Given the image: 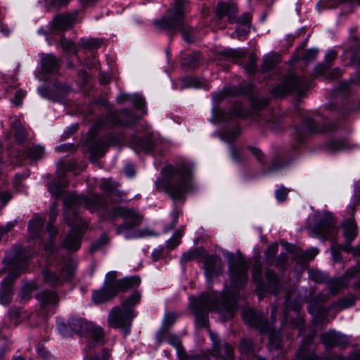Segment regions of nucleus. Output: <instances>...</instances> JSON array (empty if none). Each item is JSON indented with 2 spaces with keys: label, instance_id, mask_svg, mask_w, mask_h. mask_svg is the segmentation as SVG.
<instances>
[{
  "label": "nucleus",
  "instance_id": "1",
  "mask_svg": "<svg viewBox=\"0 0 360 360\" xmlns=\"http://www.w3.org/2000/svg\"><path fill=\"white\" fill-rule=\"evenodd\" d=\"M64 202L68 207L66 219L72 229L64 240L63 246L69 250L76 251L80 248L83 231L86 229V224L75 214L73 208L82 206L86 210L94 212L105 208L107 204L105 200L98 194L88 196L71 195L65 199Z\"/></svg>",
  "mask_w": 360,
  "mask_h": 360
},
{
  "label": "nucleus",
  "instance_id": "2",
  "mask_svg": "<svg viewBox=\"0 0 360 360\" xmlns=\"http://www.w3.org/2000/svg\"><path fill=\"white\" fill-rule=\"evenodd\" d=\"M236 310V298L233 293L227 292L218 297L203 294L196 298L193 304L195 323L199 328L209 326L208 311L218 313L223 321L233 316Z\"/></svg>",
  "mask_w": 360,
  "mask_h": 360
},
{
  "label": "nucleus",
  "instance_id": "3",
  "mask_svg": "<svg viewBox=\"0 0 360 360\" xmlns=\"http://www.w3.org/2000/svg\"><path fill=\"white\" fill-rule=\"evenodd\" d=\"M193 169L188 162L169 167L165 177L156 181L157 189L167 193L174 202H184L186 194L193 188Z\"/></svg>",
  "mask_w": 360,
  "mask_h": 360
},
{
  "label": "nucleus",
  "instance_id": "4",
  "mask_svg": "<svg viewBox=\"0 0 360 360\" xmlns=\"http://www.w3.org/2000/svg\"><path fill=\"white\" fill-rule=\"evenodd\" d=\"M141 294L134 291L121 302V306L112 308L108 316V325L113 328L121 329L124 335L129 334L133 319L135 317L134 307L141 302Z\"/></svg>",
  "mask_w": 360,
  "mask_h": 360
},
{
  "label": "nucleus",
  "instance_id": "5",
  "mask_svg": "<svg viewBox=\"0 0 360 360\" xmlns=\"http://www.w3.org/2000/svg\"><path fill=\"white\" fill-rule=\"evenodd\" d=\"M13 250L15 255L11 261V271L0 284V303L4 305H8L11 302L13 296V285L30 258V255H28L25 249L21 246H15Z\"/></svg>",
  "mask_w": 360,
  "mask_h": 360
},
{
  "label": "nucleus",
  "instance_id": "6",
  "mask_svg": "<svg viewBox=\"0 0 360 360\" xmlns=\"http://www.w3.org/2000/svg\"><path fill=\"white\" fill-rule=\"evenodd\" d=\"M185 1L186 0H175L174 8L172 11H169L170 15L157 22V25L163 30L172 32H182L184 40L190 43L193 41L188 35L191 29L184 23V20Z\"/></svg>",
  "mask_w": 360,
  "mask_h": 360
},
{
  "label": "nucleus",
  "instance_id": "7",
  "mask_svg": "<svg viewBox=\"0 0 360 360\" xmlns=\"http://www.w3.org/2000/svg\"><path fill=\"white\" fill-rule=\"evenodd\" d=\"M242 316L246 323L255 327L262 333H268L271 349H278L281 347V338L274 334L273 328L262 313L249 309L243 311Z\"/></svg>",
  "mask_w": 360,
  "mask_h": 360
},
{
  "label": "nucleus",
  "instance_id": "8",
  "mask_svg": "<svg viewBox=\"0 0 360 360\" xmlns=\"http://www.w3.org/2000/svg\"><path fill=\"white\" fill-rule=\"evenodd\" d=\"M310 87V84L304 78L294 75H289L271 90L274 96H283L290 93L302 95Z\"/></svg>",
  "mask_w": 360,
  "mask_h": 360
},
{
  "label": "nucleus",
  "instance_id": "9",
  "mask_svg": "<svg viewBox=\"0 0 360 360\" xmlns=\"http://www.w3.org/2000/svg\"><path fill=\"white\" fill-rule=\"evenodd\" d=\"M229 271L231 285L234 288H241L247 283L248 265L244 258L231 255L229 259Z\"/></svg>",
  "mask_w": 360,
  "mask_h": 360
},
{
  "label": "nucleus",
  "instance_id": "10",
  "mask_svg": "<svg viewBox=\"0 0 360 360\" xmlns=\"http://www.w3.org/2000/svg\"><path fill=\"white\" fill-rule=\"evenodd\" d=\"M112 218L121 217L124 222L116 228V233L120 235L126 230L131 229L141 223L143 217L135 209L123 207H115L111 210Z\"/></svg>",
  "mask_w": 360,
  "mask_h": 360
},
{
  "label": "nucleus",
  "instance_id": "11",
  "mask_svg": "<svg viewBox=\"0 0 360 360\" xmlns=\"http://www.w3.org/2000/svg\"><path fill=\"white\" fill-rule=\"evenodd\" d=\"M75 266L72 262H65L60 269V276L49 269L42 272L44 282L51 287L63 285L65 281H70L75 274Z\"/></svg>",
  "mask_w": 360,
  "mask_h": 360
},
{
  "label": "nucleus",
  "instance_id": "12",
  "mask_svg": "<svg viewBox=\"0 0 360 360\" xmlns=\"http://www.w3.org/2000/svg\"><path fill=\"white\" fill-rule=\"evenodd\" d=\"M359 274H360V262L348 269L342 276L331 279L329 281L330 291L335 294L341 289L347 288L349 284V280Z\"/></svg>",
  "mask_w": 360,
  "mask_h": 360
},
{
  "label": "nucleus",
  "instance_id": "13",
  "mask_svg": "<svg viewBox=\"0 0 360 360\" xmlns=\"http://www.w3.org/2000/svg\"><path fill=\"white\" fill-rule=\"evenodd\" d=\"M77 16V11L58 14L49 23L50 29L53 32L67 30L75 24Z\"/></svg>",
  "mask_w": 360,
  "mask_h": 360
},
{
  "label": "nucleus",
  "instance_id": "14",
  "mask_svg": "<svg viewBox=\"0 0 360 360\" xmlns=\"http://www.w3.org/2000/svg\"><path fill=\"white\" fill-rule=\"evenodd\" d=\"M314 231L324 240H330L337 234L336 221L331 216H327L314 226Z\"/></svg>",
  "mask_w": 360,
  "mask_h": 360
},
{
  "label": "nucleus",
  "instance_id": "15",
  "mask_svg": "<svg viewBox=\"0 0 360 360\" xmlns=\"http://www.w3.org/2000/svg\"><path fill=\"white\" fill-rule=\"evenodd\" d=\"M66 327L69 328L72 332L80 336H86V332L91 327V323L87 322L82 318L73 317L68 320L67 325L58 324V329L64 334L68 333Z\"/></svg>",
  "mask_w": 360,
  "mask_h": 360
},
{
  "label": "nucleus",
  "instance_id": "16",
  "mask_svg": "<svg viewBox=\"0 0 360 360\" xmlns=\"http://www.w3.org/2000/svg\"><path fill=\"white\" fill-rule=\"evenodd\" d=\"M106 118L112 126H131L137 120L136 116L128 109H123L120 114L111 112Z\"/></svg>",
  "mask_w": 360,
  "mask_h": 360
},
{
  "label": "nucleus",
  "instance_id": "17",
  "mask_svg": "<svg viewBox=\"0 0 360 360\" xmlns=\"http://www.w3.org/2000/svg\"><path fill=\"white\" fill-rule=\"evenodd\" d=\"M321 341L327 349L345 345L349 342L346 335L333 330H329L321 335Z\"/></svg>",
  "mask_w": 360,
  "mask_h": 360
},
{
  "label": "nucleus",
  "instance_id": "18",
  "mask_svg": "<svg viewBox=\"0 0 360 360\" xmlns=\"http://www.w3.org/2000/svg\"><path fill=\"white\" fill-rule=\"evenodd\" d=\"M237 13L238 7L234 3L219 2L217 5V15L220 19L226 17L229 22L235 23Z\"/></svg>",
  "mask_w": 360,
  "mask_h": 360
},
{
  "label": "nucleus",
  "instance_id": "19",
  "mask_svg": "<svg viewBox=\"0 0 360 360\" xmlns=\"http://www.w3.org/2000/svg\"><path fill=\"white\" fill-rule=\"evenodd\" d=\"M117 293L114 285L103 286L101 289L94 292L92 300L95 304H101L112 300Z\"/></svg>",
  "mask_w": 360,
  "mask_h": 360
},
{
  "label": "nucleus",
  "instance_id": "20",
  "mask_svg": "<svg viewBox=\"0 0 360 360\" xmlns=\"http://www.w3.org/2000/svg\"><path fill=\"white\" fill-rule=\"evenodd\" d=\"M141 282L139 276H127L117 280L113 285L118 294L120 292H126L131 289L138 287Z\"/></svg>",
  "mask_w": 360,
  "mask_h": 360
},
{
  "label": "nucleus",
  "instance_id": "21",
  "mask_svg": "<svg viewBox=\"0 0 360 360\" xmlns=\"http://www.w3.org/2000/svg\"><path fill=\"white\" fill-rule=\"evenodd\" d=\"M133 147L136 151H151L155 147V141L151 134L143 137H134L131 141Z\"/></svg>",
  "mask_w": 360,
  "mask_h": 360
},
{
  "label": "nucleus",
  "instance_id": "22",
  "mask_svg": "<svg viewBox=\"0 0 360 360\" xmlns=\"http://www.w3.org/2000/svg\"><path fill=\"white\" fill-rule=\"evenodd\" d=\"M345 243L351 244L358 234L357 224L354 217H352L345 221L342 224Z\"/></svg>",
  "mask_w": 360,
  "mask_h": 360
},
{
  "label": "nucleus",
  "instance_id": "23",
  "mask_svg": "<svg viewBox=\"0 0 360 360\" xmlns=\"http://www.w3.org/2000/svg\"><path fill=\"white\" fill-rule=\"evenodd\" d=\"M299 360H330L329 357H321L315 354L309 342L302 345L297 353Z\"/></svg>",
  "mask_w": 360,
  "mask_h": 360
},
{
  "label": "nucleus",
  "instance_id": "24",
  "mask_svg": "<svg viewBox=\"0 0 360 360\" xmlns=\"http://www.w3.org/2000/svg\"><path fill=\"white\" fill-rule=\"evenodd\" d=\"M42 307L57 305L59 301L58 294L52 290H43L37 295Z\"/></svg>",
  "mask_w": 360,
  "mask_h": 360
},
{
  "label": "nucleus",
  "instance_id": "25",
  "mask_svg": "<svg viewBox=\"0 0 360 360\" xmlns=\"http://www.w3.org/2000/svg\"><path fill=\"white\" fill-rule=\"evenodd\" d=\"M318 253L319 250L316 248H312L306 251L297 250L294 253L293 259L298 264H303L314 259Z\"/></svg>",
  "mask_w": 360,
  "mask_h": 360
},
{
  "label": "nucleus",
  "instance_id": "26",
  "mask_svg": "<svg viewBox=\"0 0 360 360\" xmlns=\"http://www.w3.org/2000/svg\"><path fill=\"white\" fill-rule=\"evenodd\" d=\"M108 148L103 137L93 141L89 145L91 155L95 158H101L105 154Z\"/></svg>",
  "mask_w": 360,
  "mask_h": 360
},
{
  "label": "nucleus",
  "instance_id": "27",
  "mask_svg": "<svg viewBox=\"0 0 360 360\" xmlns=\"http://www.w3.org/2000/svg\"><path fill=\"white\" fill-rule=\"evenodd\" d=\"M119 184L111 179H103L99 185V188L108 196L121 197V193L118 190Z\"/></svg>",
  "mask_w": 360,
  "mask_h": 360
},
{
  "label": "nucleus",
  "instance_id": "28",
  "mask_svg": "<svg viewBox=\"0 0 360 360\" xmlns=\"http://www.w3.org/2000/svg\"><path fill=\"white\" fill-rule=\"evenodd\" d=\"M44 219L41 217H34L29 222L28 231L32 238H37L41 236L44 226Z\"/></svg>",
  "mask_w": 360,
  "mask_h": 360
},
{
  "label": "nucleus",
  "instance_id": "29",
  "mask_svg": "<svg viewBox=\"0 0 360 360\" xmlns=\"http://www.w3.org/2000/svg\"><path fill=\"white\" fill-rule=\"evenodd\" d=\"M41 68L46 73H53L58 68V60L52 54H46L41 59Z\"/></svg>",
  "mask_w": 360,
  "mask_h": 360
},
{
  "label": "nucleus",
  "instance_id": "30",
  "mask_svg": "<svg viewBox=\"0 0 360 360\" xmlns=\"http://www.w3.org/2000/svg\"><path fill=\"white\" fill-rule=\"evenodd\" d=\"M356 297L354 295H349L339 299L337 302L330 304L329 309L325 311L327 313L328 310L341 311L354 304Z\"/></svg>",
  "mask_w": 360,
  "mask_h": 360
},
{
  "label": "nucleus",
  "instance_id": "31",
  "mask_svg": "<svg viewBox=\"0 0 360 360\" xmlns=\"http://www.w3.org/2000/svg\"><path fill=\"white\" fill-rule=\"evenodd\" d=\"M325 147L326 150L330 153H337L350 148L348 140L345 139L330 140L327 142Z\"/></svg>",
  "mask_w": 360,
  "mask_h": 360
},
{
  "label": "nucleus",
  "instance_id": "32",
  "mask_svg": "<svg viewBox=\"0 0 360 360\" xmlns=\"http://www.w3.org/2000/svg\"><path fill=\"white\" fill-rule=\"evenodd\" d=\"M303 127L309 133L311 134L319 131H334L337 128L336 125L334 124H330L323 128L318 127L314 123V120L310 118H305L303 120Z\"/></svg>",
  "mask_w": 360,
  "mask_h": 360
},
{
  "label": "nucleus",
  "instance_id": "33",
  "mask_svg": "<svg viewBox=\"0 0 360 360\" xmlns=\"http://www.w3.org/2000/svg\"><path fill=\"white\" fill-rule=\"evenodd\" d=\"M66 186L65 176L62 175L58 179H53L49 184V192L55 196H59L62 191V188Z\"/></svg>",
  "mask_w": 360,
  "mask_h": 360
},
{
  "label": "nucleus",
  "instance_id": "34",
  "mask_svg": "<svg viewBox=\"0 0 360 360\" xmlns=\"http://www.w3.org/2000/svg\"><path fill=\"white\" fill-rule=\"evenodd\" d=\"M38 289V286L34 282L25 283L20 290V297L22 302L27 301L31 299L32 293Z\"/></svg>",
  "mask_w": 360,
  "mask_h": 360
},
{
  "label": "nucleus",
  "instance_id": "35",
  "mask_svg": "<svg viewBox=\"0 0 360 360\" xmlns=\"http://www.w3.org/2000/svg\"><path fill=\"white\" fill-rule=\"evenodd\" d=\"M265 276L269 284L272 287L274 294L277 295L279 292V278L278 275L274 271L268 269L265 271Z\"/></svg>",
  "mask_w": 360,
  "mask_h": 360
},
{
  "label": "nucleus",
  "instance_id": "36",
  "mask_svg": "<svg viewBox=\"0 0 360 360\" xmlns=\"http://www.w3.org/2000/svg\"><path fill=\"white\" fill-rule=\"evenodd\" d=\"M220 347V354L222 358L225 359V360H235L234 354H233V347L227 343L224 342ZM217 360H221L220 358L217 356H213Z\"/></svg>",
  "mask_w": 360,
  "mask_h": 360
},
{
  "label": "nucleus",
  "instance_id": "37",
  "mask_svg": "<svg viewBox=\"0 0 360 360\" xmlns=\"http://www.w3.org/2000/svg\"><path fill=\"white\" fill-rule=\"evenodd\" d=\"M210 338L212 341V347L210 352V354L212 356H217L220 358L221 360H225V359L222 358L220 354V347L223 343H221L219 340V338L217 335L214 334V333L211 332L210 333Z\"/></svg>",
  "mask_w": 360,
  "mask_h": 360
},
{
  "label": "nucleus",
  "instance_id": "38",
  "mask_svg": "<svg viewBox=\"0 0 360 360\" xmlns=\"http://www.w3.org/2000/svg\"><path fill=\"white\" fill-rule=\"evenodd\" d=\"M86 332V337H91L96 343H99L103 338V330L101 327H95L91 323V327Z\"/></svg>",
  "mask_w": 360,
  "mask_h": 360
},
{
  "label": "nucleus",
  "instance_id": "39",
  "mask_svg": "<svg viewBox=\"0 0 360 360\" xmlns=\"http://www.w3.org/2000/svg\"><path fill=\"white\" fill-rule=\"evenodd\" d=\"M60 46L64 52L69 55H76L77 53V49L75 44L65 37H62L60 39Z\"/></svg>",
  "mask_w": 360,
  "mask_h": 360
},
{
  "label": "nucleus",
  "instance_id": "40",
  "mask_svg": "<svg viewBox=\"0 0 360 360\" xmlns=\"http://www.w3.org/2000/svg\"><path fill=\"white\" fill-rule=\"evenodd\" d=\"M71 0H45V6L48 11L58 10L68 5Z\"/></svg>",
  "mask_w": 360,
  "mask_h": 360
},
{
  "label": "nucleus",
  "instance_id": "41",
  "mask_svg": "<svg viewBox=\"0 0 360 360\" xmlns=\"http://www.w3.org/2000/svg\"><path fill=\"white\" fill-rule=\"evenodd\" d=\"M278 250V245L276 243L270 245L268 247L264 253L265 261L266 263H268L270 265H272L274 264Z\"/></svg>",
  "mask_w": 360,
  "mask_h": 360
},
{
  "label": "nucleus",
  "instance_id": "42",
  "mask_svg": "<svg viewBox=\"0 0 360 360\" xmlns=\"http://www.w3.org/2000/svg\"><path fill=\"white\" fill-rule=\"evenodd\" d=\"M218 259L215 257L211 256L206 258L205 269L207 276H212L218 273V269L214 268V265H216Z\"/></svg>",
  "mask_w": 360,
  "mask_h": 360
},
{
  "label": "nucleus",
  "instance_id": "43",
  "mask_svg": "<svg viewBox=\"0 0 360 360\" xmlns=\"http://www.w3.org/2000/svg\"><path fill=\"white\" fill-rule=\"evenodd\" d=\"M183 229H178L176 230L171 238H169L166 243V248L169 250H173L176 246L179 245V244L181 242V238L183 234Z\"/></svg>",
  "mask_w": 360,
  "mask_h": 360
},
{
  "label": "nucleus",
  "instance_id": "44",
  "mask_svg": "<svg viewBox=\"0 0 360 360\" xmlns=\"http://www.w3.org/2000/svg\"><path fill=\"white\" fill-rule=\"evenodd\" d=\"M199 57L200 54L196 52L188 54L184 58L182 65L190 68H195L198 65Z\"/></svg>",
  "mask_w": 360,
  "mask_h": 360
},
{
  "label": "nucleus",
  "instance_id": "45",
  "mask_svg": "<svg viewBox=\"0 0 360 360\" xmlns=\"http://www.w3.org/2000/svg\"><path fill=\"white\" fill-rule=\"evenodd\" d=\"M27 156L31 160L41 159L44 154V148L39 146H34L27 150Z\"/></svg>",
  "mask_w": 360,
  "mask_h": 360
},
{
  "label": "nucleus",
  "instance_id": "46",
  "mask_svg": "<svg viewBox=\"0 0 360 360\" xmlns=\"http://www.w3.org/2000/svg\"><path fill=\"white\" fill-rule=\"evenodd\" d=\"M257 57L255 53H252L249 56V60L248 64L244 65L245 70L249 75H254L256 72L257 65Z\"/></svg>",
  "mask_w": 360,
  "mask_h": 360
},
{
  "label": "nucleus",
  "instance_id": "47",
  "mask_svg": "<svg viewBox=\"0 0 360 360\" xmlns=\"http://www.w3.org/2000/svg\"><path fill=\"white\" fill-rule=\"evenodd\" d=\"M103 138L108 148L110 146L120 145L122 141V137L120 135L108 134L103 136Z\"/></svg>",
  "mask_w": 360,
  "mask_h": 360
},
{
  "label": "nucleus",
  "instance_id": "48",
  "mask_svg": "<svg viewBox=\"0 0 360 360\" xmlns=\"http://www.w3.org/2000/svg\"><path fill=\"white\" fill-rule=\"evenodd\" d=\"M177 316H178L176 313L170 312L166 314L164 317L161 328L167 330L176 322Z\"/></svg>",
  "mask_w": 360,
  "mask_h": 360
},
{
  "label": "nucleus",
  "instance_id": "49",
  "mask_svg": "<svg viewBox=\"0 0 360 360\" xmlns=\"http://www.w3.org/2000/svg\"><path fill=\"white\" fill-rule=\"evenodd\" d=\"M252 16L250 13L245 12L241 15L239 18L236 17V22L237 26L247 27L250 28Z\"/></svg>",
  "mask_w": 360,
  "mask_h": 360
},
{
  "label": "nucleus",
  "instance_id": "50",
  "mask_svg": "<svg viewBox=\"0 0 360 360\" xmlns=\"http://www.w3.org/2000/svg\"><path fill=\"white\" fill-rule=\"evenodd\" d=\"M239 349L242 354L249 355L253 352V342L252 340L243 339L241 340Z\"/></svg>",
  "mask_w": 360,
  "mask_h": 360
},
{
  "label": "nucleus",
  "instance_id": "51",
  "mask_svg": "<svg viewBox=\"0 0 360 360\" xmlns=\"http://www.w3.org/2000/svg\"><path fill=\"white\" fill-rule=\"evenodd\" d=\"M221 54L226 58L238 60L243 58L245 56V53L242 50L235 49L224 51L221 53Z\"/></svg>",
  "mask_w": 360,
  "mask_h": 360
},
{
  "label": "nucleus",
  "instance_id": "52",
  "mask_svg": "<svg viewBox=\"0 0 360 360\" xmlns=\"http://www.w3.org/2000/svg\"><path fill=\"white\" fill-rule=\"evenodd\" d=\"M101 42L96 39H84L80 40V45L85 49H94L99 47Z\"/></svg>",
  "mask_w": 360,
  "mask_h": 360
},
{
  "label": "nucleus",
  "instance_id": "53",
  "mask_svg": "<svg viewBox=\"0 0 360 360\" xmlns=\"http://www.w3.org/2000/svg\"><path fill=\"white\" fill-rule=\"evenodd\" d=\"M340 249L347 253H352L354 256L360 257V245L353 248L351 244L344 243L340 245Z\"/></svg>",
  "mask_w": 360,
  "mask_h": 360
},
{
  "label": "nucleus",
  "instance_id": "54",
  "mask_svg": "<svg viewBox=\"0 0 360 360\" xmlns=\"http://www.w3.org/2000/svg\"><path fill=\"white\" fill-rule=\"evenodd\" d=\"M200 256V251L197 249L184 253L181 257L182 262H188L196 259Z\"/></svg>",
  "mask_w": 360,
  "mask_h": 360
},
{
  "label": "nucleus",
  "instance_id": "55",
  "mask_svg": "<svg viewBox=\"0 0 360 360\" xmlns=\"http://www.w3.org/2000/svg\"><path fill=\"white\" fill-rule=\"evenodd\" d=\"M288 261V255L285 253H281L278 257H276L272 265L276 266L278 269H283L287 264Z\"/></svg>",
  "mask_w": 360,
  "mask_h": 360
},
{
  "label": "nucleus",
  "instance_id": "56",
  "mask_svg": "<svg viewBox=\"0 0 360 360\" xmlns=\"http://www.w3.org/2000/svg\"><path fill=\"white\" fill-rule=\"evenodd\" d=\"M109 241V238L105 234L102 235L100 238L91 246V250L92 252L96 251L100 249L102 246L107 244Z\"/></svg>",
  "mask_w": 360,
  "mask_h": 360
},
{
  "label": "nucleus",
  "instance_id": "57",
  "mask_svg": "<svg viewBox=\"0 0 360 360\" xmlns=\"http://www.w3.org/2000/svg\"><path fill=\"white\" fill-rule=\"evenodd\" d=\"M167 342L176 348V349L180 348L182 347V342L181 340L179 337H177L175 335L173 334H169L167 337Z\"/></svg>",
  "mask_w": 360,
  "mask_h": 360
},
{
  "label": "nucleus",
  "instance_id": "58",
  "mask_svg": "<svg viewBox=\"0 0 360 360\" xmlns=\"http://www.w3.org/2000/svg\"><path fill=\"white\" fill-rule=\"evenodd\" d=\"M262 272V264L259 262H256L254 264L253 268H252V277L255 281H257V282L261 281Z\"/></svg>",
  "mask_w": 360,
  "mask_h": 360
},
{
  "label": "nucleus",
  "instance_id": "59",
  "mask_svg": "<svg viewBox=\"0 0 360 360\" xmlns=\"http://www.w3.org/2000/svg\"><path fill=\"white\" fill-rule=\"evenodd\" d=\"M269 100L268 98L253 100L252 106L256 110H261L269 104Z\"/></svg>",
  "mask_w": 360,
  "mask_h": 360
},
{
  "label": "nucleus",
  "instance_id": "60",
  "mask_svg": "<svg viewBox=\"0 0 360 360\" xmlns=\"http://www.w3.org/2000/svg\"><path fill=\"white\" fill-rule=\"evenodd\" d=\"M130 101L134 104V107L137 109H141L145 105L143 98L139 95H135L131 98Z\"/></svg>",
  "mask_w": 360,
  "mask_h": 360
},
{
  "label": "nucleus",
  "instance_id": "61",
  "mask_svg": "<svg viewBox=\"0 0 360 360\" xmlns=\"http://www.w3.org/2000/svg\"><path fill=\"white\" fill-rule=\"evenodd\" d=\"M8 314L11 320L17 322L21 316V309L20 308L13 307L9 309Z\"/></svg>",
  "mask_w": 360,
  "mask_h": 360
},
{
  "label": "nucleus",
  "instance_id": "62",
  "mask_svg": "<svg viewBox=\"0 0 360 360\" xmlns=\"http://www.w3.org/2000/svg\"><path fill=\"white\" fill-rule=\"evenodd\" d=\"M288 193V189L285 188L284 186H281L279 189H278L276 191V198L278 201L283 202L286 199Z\"/></svg>",
  "mask_w": 360,
  "mask_h": 360
},
{
  "label": "nucleus",
  "instance_id": "63",
  "mask_svg": "<svg viewBox=\"0 0 360 360\" xmlns=\"http://www.w3.org/2000/svg\"><path fill=\"white\" fill-rule=\"evenodd\" d=\"M318 50L315 49H309L304 53L302 57V59L305 61H311L315 59L317 56Z\"/></svg>",
  "mask_w": 360,
  "mask_h": 360
},
{
  "label": "nucleus",
  "instance_id": "64",
  "mask_svg": "<svg viewBox=\"0 0 360 360\" xmlns=\"http://www.w3.org/2000/svg\"><path fill=\"white\" fill-rule=\"evenodd\" d=\"M110 356L109 352L106 349H103L100 355H94L88 360H108Z\"/></svg>",
  "mask_w": 360,
  "mask_h": 360
}]
</instances>
